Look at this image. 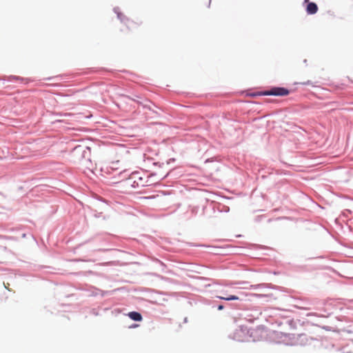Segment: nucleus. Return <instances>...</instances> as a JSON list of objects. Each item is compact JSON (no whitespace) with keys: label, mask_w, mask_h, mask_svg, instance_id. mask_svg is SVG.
I'll list each match as a JSON object with an SVG mask.
<instances>
[{"label":"nucleus","mask_w":353,"mask_h":353,"mask_svg":"<svg viewBox=\"0 0 353 353\" xmlns=\"http://www.w3.org/2000/svg\"><path fill=\"white\" fill-rule=\"evenodd\" d=\"M290 94L289 90L285 88H281V87H274L271 88L269 90H266L264 92H259L256 94H253V96H269V95H274V96H287Z\"/></svg>","instance_id":"1"},{"label":"nucleus","mask_w":353,"mask_h":353,"mask_svg":"<svg viewBox=\"0 0 353 353\" xmlns=\"http://www.w3.org/2000/svg\"><path fill=\"white\" fill-rule=\"evenodd\" d=\"M126 186H131L132 188L144 186V182L138 173H133L125 181Z\"/></svg>","instance_id":"2"},{"label":"nucleus","mask_w":353,"mask_h":353,"mask_svg":"<svg viewBox=\"0 0 353 353\" xmlns=\"http://www.w3.org/2000/svg\"><path fill=\"white\" fill-rule=\"evenodd\" d=\"M123 168V165L120 161H114L106 165L104 168H101V171L106 174L111 173V171H119Z\"/></svg>","instance_id":"3"},{"label":"nucleus","mask_w":353,"mask_h":353,"mask_svg":"<svg viewBox=\"0 0 353 353\" xmlns=\"http://www.w3.org/2000/svg\"><path fill=\"white\" fill-rule=\"evenodd\" d=\"M246 335L245 330L242 327L236 329L233 333L232 339L237 341H243Z\"/></svg>","instance_id":"4"},{"label":"nucleus","mask_w":353,"mask_h":353,"mask_svg":"<svg viewBox=\"0 0 353 353\" xmlns=\"http://www.w3.org/2000/svg\"><path fill=\"white\" fill-rule=\"evenodd\" d=\"M318 10V7L314 3H309L307 6V12L308 14H315Z\"/></svg>","instance_id":"5"},{"label":"nucleus","mask_w":353,"mask_h":353,"mask_svg":"<svg viewBox=\"0 0 353 353\" xmlns=\"http://www.w3.org/2000/svg\"><path fill=\"white\" fill-rule=\"evenodd\" d=\"M141 21L128 20L127 26L130 30H136L141 25Z\"/></svg>","instance_id":"6"},{"label":"nucleus","mask_w":353,"mask_h":353,"mask_svg":"<svg viewBox=\"0 0 353 353\" xmlns=\"http://www.w3.org/2000/svg\"><path fill=\"white\" fill-rule=\"evenodd\" d=\"M128 316L134 321H140L142 320V316H141V314L139 312H130L128 314Z\"/></svg>","instance_id":"7"},{"label":"nucleus","mask_w":353,"mask_h":353,"mask_svg":"<svg viewBox=\"0 0 353 353\" xmlns=\"http://www.w3.org/2000/svg\"><path fill=\"white\" fill-rule=\"evenodd\" d=\"M219 298L226 301L239 300V297L234 295H231L228 297L219 296Z\"/></svg>","instance_id":"8"},{"label":"nucleus","mask_w":353,"mask_h":353,"mask_svg":"<svg viewBox=\"0 0 353 353\" xmlns=\"http://www.w3.org/2000/svg\"><path fill=\"white\" fill-rule=\"evenodd\" d=\"M307 316H318V317H327V316L319 315L316 313H310L307 314Z\"/></svg>","instance_id":"9"},{"label":"nucleus","mask_w":353,"mask_h":353,"mask_svg":"<svg viewBox=\"0 0 353 353\" xmlns=\"http://www.w3.org/2000/svg\"><path fill=\"white\" fill-rule=\"evenodd\" d=\"M154 197H155V196H145V197H143V199H154Z\"/></svg>","instance_id":"10"},{"label":"nucleus","mask_w":353,"mask_h":353,"mask_svg":"<svg viewBox=\"0 0 353 353\" xmlns=\"http://www.w3.org/2000/svg\"><path fill=\"white\" fill-rule=\"evenodd\" d=\"M223 308V305H219V306L218 307V309H219V310H222Z\"/></svg>","instance_id":"11"}]
</instances>
